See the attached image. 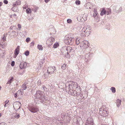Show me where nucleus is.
Returning a JSON list of instances; mask_svg holds the SVG:
<instances>
[{"mask_svg":"<svg viewBox=\"0 0 125 125\" xmlns=\"http://www.w3.org/2000/svg\"><path fill=\"white\" fill-rule=\"evenodd\" d=\"M15 56H16L14 57V58H16V56H16V55H15Z\"/></svg>","mask_w":125,"mask_h":125,"instance_id":"obj_61","label":"nucleus"},{"mask_svg":"<svg viewBox=\"0 0 125 125\" xmlns=\"http://www.w3.org/2000/svg\"><path fill=\"white\" fill-rule=\"evenodd\" d=\"M30 40V38H27L26 39V42H28Z\"/></svg>","mask_w":125,"mask_h":125,"instance_id":"obj_40","label":"nucleus"},{"mask_svg":"<svg viewBox=\"0 0 125 125\" xmlns=\"http://www.w3.org/2000/svg\"><path fill=\"white\" fill-rule=\"evenodd\" d=\"M3 3L1 2H0V7L1 6L2 4Z\"/></svg>","mask_w":125,"mask_h":125,"instance_id":"obj_54","label":"nucleus"},{"mask_svg":"<svg viewBox=\"0 0 125 125\" xmlns=\"http://www.w3.org/2000/svg\"><path fill=\"white\" fill-rule=\"evenodd\" d=\"M14 64H15L14 62V61H12V62H11V65L12 66H13L14 65Z\"/></svg>","mask_w":125,"mask_h":125,"instance_id":"obj_45","label":"nucleus"},{"mask_svg":"<svg viewBox=\"0 0 125 125\" xmlns=\"http://www.w3.org/2000/svg\"><path fill=\"white\" fill-rule=\"evenodd\" d=\"M81 42L80 38H78L76 39V42L77 45H78Z\"/></svg>","mask_w":125,"mask_h":125,"instance_id":"obj_25","label":"nucleus"},{"mask_svg":"<svg viewBox=\"0 0 125 125\" xmlns=\"http://www.w3.org/2000/svg\"><path fill=\"white\" fill-rule=\"evenodd\" d=\"M61 50L62 52H67L68 54L70 53L72 54H73L72 52H73V50L71 47L69 46L63 47L61 49Z\"/></svg>","mask_w":125,"mask_h":125,"instance_id":"obj_3","label":"nucleus"},{"mask_svg":"<svg viewBox=\"0 0 125 125\" xmlns=\"http://www.w3.org/2000/svg\"><path fill=\"white\" fill-rule=\"evenodd\" d=\"M31 11V10L29 8H28L26 10V12L27 13H29Z\"/></svg>","mask_w":125,"mask_h":125,"instance_id":"obj_33","label":"nucleus"},{"mask_svg":"<svg viewBox=\"0 0 125 125\" xmlns=\"http://www.w3.org/2000/svg\"><path fill=\"white\" fill-rule=\"evenodd\" d=\"M42 63H44V61H43V60H42Z\"/></svg>","mask_w":125,"mask_h":125,"instance_id":"obj_57","label":"nucleus"},{"mask_svg":"<svg viewBox=\"0 0 125 125\" xmlns=\"http://www.w3.org/2000/svg\"><path fill=\"white\" fill-rule=\"evenodd\" d=\"M66 64H63L62 65L61 68H62L64 70L66 68Z\"/></svg>","mask_w":125,"mask_h":125,"instance_id":"obj_34","label":"nucleus"},{"mask_svg":"<svg viewBox=\"0 0 125 125\" xmlns=\"http://www.w3.org/2000/svg\"><path fill=\"white\" fill-rule=\"evenodd\" d=\"M121 100L120 99H118L116 100V104L117 107H119L121 104Z\"/></svg>","mask_w":125,"mask_h":125,"instance_id":"obj_18","label":"nucleus"},{"mask_svg":"<svg viewBox=\"0 0 125 125\" xmlns=\"http://www.w3.org/2000/svg\"><path fill=\"white\" fill-rule=\"evenodd\" d=\"M0 125H6V124L5 123L2 122L0 123Z\"/></svg>","mask_w":125,"mask_h":125,"instance_id":"obj_46","label":"nucleus"},{"mask_svg":"<svg viewBox=\"0 0 125 125\" xmlns=\"http://www.w3.org/2000/svg\"><path fill=\"white\" fill-rule=\"evenodd\" d=\"M100 15L101 16H103V15H106L105 10L104 8H103L100 13Z\"/></svg>","mask_w":125,"mask_h":125,"instance_id":"obj_23","label":"nucleus"},{"mask_svg":"<svg viewBox=\"0 0 125 125\" xmlns=\"http://www.w3.org/2000/svg\"><path fill=\"white\" fill-rule=\"evenodd\" d=\"M13 104V107L15 110L17 111L20 108L21 104L19 102H14Z\"/></svg>","mask_w":125,"mask_h":125,"instance_id":"obj_8","label":"nucleus"},{"mask_svg":"<svg viewBox=\"0 0 125 125\" xmlns=\"http://www.w3.org/2000/svg\"><path fill=\"white\" fill-rule=\"evenodd\" d=\"M73 37H71V34L67 35L66 36L65 38L64 42L67 44H71L72 39Z\"/></svg>","mask_w":125,"mask_h":125,"instance_id":"obj_4","label":"nucleus"},{"mask_svg":"<svg viewBox=\"0 0 125 125\" xmlns=\"http://www.w3.org/2000/svg\"><path fill=\"white\" fill-rule=\"evenodd\" d=\"M39 50H43V47L41 45L39 44L37 46Z\"/></svg>","mask_w":125,"mask_h":125,"instance_id":"obj_30","label":"nucleus"},{"mask_svg":"<svg viewBox=\"0 0 125 125\" xmlns=\"http://www.w3.org/2000/svg\"><path fill=\"white\" fill-rule=\"evenodd\" d=\"M14 96L16 98H17V96L18 97V95L17 94V93L14 94Z\"/></svg>","mask_w":125,"mask_h":125,"instance_id":"obj_49","label":"nucleus"},{"mask_svg":"<svg viewBox=\"0 0 125 125\" xmlns=\"http://www.w3.org/2000/svg\"><path fill=\"white\" fill-rule=\"evenodd\" d=\"M29 110L32 113H35L39 111L38 108L36 106H32L29 108Z\"/></svg>","mask_w":125,"mask_h":125,"instance_id":"obj_7","label":"nucleus"},{"mask_svg":"<svg viewBox=\"0 0 125 125\" xmlns=\"http://www.w3.org/2000/svg\"><path fill=\"white\" fill-rule=\"evenodd\" d=\"M42 88L44 91H46L47 90V88L44 85L42 86Z\"/></svg>","mask_w":125,"mask_h":125,"instance_id":"obj_41","label":"nucleus"},{"mask_svg":"<svg viewBox=\"0 0 125 125\" xmlns=\"http://www.w3.org/2000/svg\"><path fill=\"white\" fill-rule=\"evenodd\" d=\"M18 27L19 29H21V25L19 24H18Z\"/></svg>","mask_w":125,"mask_h":125,"instance_id":"obj_47","label":"nucleus"},{"mask_svg":"<svg viewBox=\"0 0 125 125\" xmlns=\"http://www.w3.org/2000/svg\"><path fill=\"white\" fill-rule=\"evenodd\" d=\"M3 2L5 4H7L8 3V1L7 0H3Z\"/></svg>","mask_w":125,"mask_h":125,"instance_id":"obj_44","label":"nucleus"},{"mask_svg":"<svg viewBox=\"0 0 125 125\" xmlns=\"http://www.w3.org/2000/svg\"><path fill=\"white\" fill-rule=\"evenodd\" d=\"M87 17L86 16H78L77 17V20L80 22H83L86 21L87 20Z\"/></svg>","mask_w":125,"mask_h":125,"instance_id":"obj_12","label":"nucleus"},{"mask_svg":"<svg viewBox=\"0 0 125 125\" xmlns=\"http://www.w3.org/2000/svg\"><path fill=\"white\" fill-rule=\"evenodd\" d=\"M1 114L0 113V117L1 116Z\"/></svg>","mask_w":125,"mask_h":125,"instance_id":"obj_60","label":"nucleus"},{"mask_svg":"<svg viewBox=\"0 0 125 125\" xmlns=\"http://www.w3.org/2000/svg\"><path fill=\"white\" fill-rule=\"evenodd\" d=\"M54 41L55 39L51 37L47 40V43L48 46H50L53 43V42Z\"/></svg>","mask_w":125,"mask_h":125,"instance_id":"obj_11","label":"nucleus"},{"mask_svg":"<svg viewBox=\"0 0 125 125\" xmlns=\"http://www.w3.org/2000/svg\"><path fill=\"white\" fill-rule=\"evenodd\" d=\"M1 89V87L0 86V89Z\"/></svg>","mask_w":125,"mask_h":125,"instance_id":"obj_62","label":"nucleus"},{"mask_svg":"<svg viewBox=\"0 0 125 125\" xmlns=\"http://www.w3.org/2000/svg\"><path fill=\"white\" fill-rule=\"evenodd\" d=\"M86 29H87L86 28V26H84L80 32V35L82 37H85V33Z\"/></svg>","mask_w":125,"mask_h":125,"instance_id":"obj_14","label":"nucleus"},{"mask_svg":"<svg viewBox=\"0 0 125 125\" xmlns=\"http://www.w3.org/2000/svg\"><path fill=\"white\" fill-rule=\"evenodd\" d=\"M67 1V0H64L63 1V2L66 3V2Z\"/></svg>","mask_w":125,"mask_h":125,"instance_id":"obj_55","label":"nucleus"},{"mask_svg":"<svg viewBox=\"0 0 125 125\" xmlns=\"http://www.w3.org/2000/svg\"><path fill=\"white\" fill-rule=\"evenodd\" d=\"M85 125H94L93 119L90 117L88 118L86 121Z\"/></svg>","mask_w":125,"mask_h":125,"instance_id":"obj_10","label":"nucleus"},{"mask_svg":"<svg viewBox=\"0 0 125 125\" xmlns=\"http://www.w3.org/2000/svg\"><path fill=\"white\" fill-rule=\"evenodd\" d=\"M27 84V83H24L22 85V88L23 89V90H25L26 89V88H27V86H26V84Z\"/></svg>","mask_w":125,"mask_h":125,"instance_id":"obj_26","label":"nucleus"},{"mask_svg":"<svg viewBox=\"0 0 125 125\" xmlns=\"http://www.w3.org/2000/svg\"><path fill=\"white\" fill-rule=\"evenodd\" d=\"M59 45V43L58 42H56L54 44L53 47L54 48H57Z\"/></svg>","mask_w":125,"mask_h":125,"instance_id":"obj_29","label":"nucleus"},{"mask_svg":"<svg viewBox=\"0 0 125 125\" xmlns=\"http://www.w3.org/2000/svg\"><path fill=\"white\" fill-rule=\"evenodd\" d=\"M2 40L4 42L5 41H6V37H5L4 36L2 38Z\"/></svg>","mask_w":125,"mask_h":125,"instance_id":"obj_48","label":"nucleus"},{"mask_svg":"<svg viewBox=\"0 0 125 125\" xmlns=\"http://www.w3.org/2000/svg\"><path fill=\"white\" fill-rule=\"evenodd\" d=\"M23 90V89H20L16 93L18 95L19 97H21L23 94H22L21 91Z\"/></svg>","mask_w":125,"mask_h":125,"instance_id":"obj_20","label":"nucleus"},{"mask_svg":"<svg viewBox=\"0 0 125 125\" xmlns=\"http://www.w3.org/2000/svg\"><path fill=\"white\" fill-rule=\"evenodd\" d=\"M20 47L19 46H18L15 50L14 54L15 55H16V56H17L19 53L20 51Z\"/></svg>","mask_w":125,"mask_h":125,"instance_id":"obj_17","label":"nucleus"},{"mask_svg":"<svg viewBox=\"0 0 125 125\" xmlns=\"http://www.w3.org/2000/svg\"><path fill=\"white\" fill-rule=\"evenodd\" d=\"M75 3L76 4L79 5L80 4V1L78 0H76L75 1Z\"/></svg>","mask_w":125,"mask_h":125,"instance_id":"obj_36","label":"nucleus"},{"mask_svg":"<svg viewBox=\"0 0 125 125\" xmlns=\"http://www.w3.org/2000/svg\"><path fill=\"white\" fill-rule=\"evenodd\" d=\"M14 16H16V14H14Z\"/></svg>","mask_w":125,"mask_h":125,"instance_id":"obj_59","label":"nucleus"},{"mask_svg":"<svg viewBox=\"0 0 125 125\" xmlns=\"http://www.w3.org/2000/svg\"><path fill=\"white\" fill-rule=\"evenodd\" d=\"M99 113L101 116L103 117H106L108 115V112L105 109H103L101 108L99 109Z\"/></svg>","mask_w":125,"mask_h":125,"instance_id":"obj_5","label":"nucleus"},{"mask_svg":"<svg viewBox=\"0 0 125 125\" xmlns=\"http://www.w3.org/2000/svg\"><path fill=\"white\" fill-rule=\"evenodd\" d=\"M29 52L28 51H26L25 52L24 54L26 56H28L29 55Z\"/></svg>","mask_w":125,"mask_h":125,"instance_id":"obj_35","label":"nucleus"},{"mask_svg":"<svg viewBox=\"0 0 125 125\" xmlns=\"http://www.w3.org/2000/svg\"><path fill=\"white\" fill-rule=\"evenodd\" d=\"M70 92L72 95H73L74 96H77V92L75 90H71L70 91Z\"/></svg>","mask_w":125,"mask_h":125,"instance_id":"obj_21","label":"nucleus"},{"mask_svg":"<svg viewBox=\"0 0 125 125\" xmlns=\"http://www.w3.org/2000/svg\"><path fill=\"white\" fill-rule=\"evenodd\" d=\"M68 86H69V90H70L72 88H73V89L78 88L79 89L80 91L81 90V89L80 88V87L78 86L77 83L76 82H73L72 84H69Z\"/></svg>","mask_w":125,"mask_h":125,"instance_id":"obj_6","label":"nucleus"},{"mask_svg":"<svg viewBox=\"0 0 125 125\" xmlns=\"http://www.w3.org/2000/svg\"><path fill=\"white\" fill-rule=\"evenodd\" d=\"M28 19L29 20H30L33 19V18L32 16H28Z\"/></svg>","mask_w":125,"mask_h":125,"instance_id":"obj_39","label":"nucleus"},{"mask_svg":"<svg viewBox=\"0 0 125 125\" xmlns=\"http://www.w3.org/2000/svg\"><path fill=\"white\" fill-rule=\"evenodd\" d=\"M34 41L32 42L31 43L30 46H32V47L34 45Z\"/></svg>","mask_w":125,"mask_h":125,"instance_id":"obj_43","label":"nucleus"},{"mask_svg":"<svg viewBox=\"0 0 125 125\" xmlns=\"http://www.w3.org/2000/svg\"><path fill=\"white\" fill-rule=\"evenodd\" d=\"M27 66V63L25 62H21L20 65V67L21 69L25 68Z\"/></svg>","mask_w":125,"mask_h":125,"instance_id":"obj_16","label":"nucleus"},{"mask_svg":"<svg viewBox=\"0 0 125 125\" xmlns=\"http://www.w3.org/2000/svg\"><path fill=\"white\" fill-rule=\"evenodd\" d=\"M20 117V116L19 114L18 115H16L14 116V117L17 119H18Z\"/></svg>","mask_w":125,"mask_h":125,"instance_id":"obj_38","label":"nucleus"},{"mask_svg":"<svg viewBox=\"0 0 125 125\" xmlns=\"http://www.w3.org/2000/svg\"><path fill=\"white\" fill-rule=\"evenodd\" d=\"M122 9V8L121 7L119 9V11H121Z\"/></svg>","mask_w":125,"mask_h":125,"instance_id":"obj_53","label":"nucleus"},{"mask_svg":"<svg viewBox=\"0 0 125 125\" xmlns=\"http://www.w3.org/2000/svg\"><path fill=\"white\" fill-rule=\"evenodd\" d=\"M106 15H110L111 12V10L110 8H108L105 10Z\"/></svg>","mask_w":125,"mask_h":125,"instance_id":"obj_22","label":"nucleus"},{"mask_svg":"<svg viewBox=\"0 0 125 125\" xmlns=\"http://www.w3.org/2000/svg\"><path fill=\"white\" fill-rule=\"evenodd\" d=\"M92 56V54L90 52H89L88 53L86 54L85 56V58L87 59V61H88V59H91V58Z\"/></svg>","mask_w":125,"mask_h":125,"instance_id":"obj_15","label":"nucleus"},{"mask_svg":"<svg viewBox=\"0 0 125 125\" xmlns=\"http://www.w3.org/2000/svg\"><path fill=\"white\" fill-rule=\"evenodd\" d=\"M94 13L93 16H96L98 14V13L97 11V9H94Z\"/></svg>","mask_w":125,"mask_h":125,"instance_id":"obj_32","label":"nucleus"},{"mask_svg":"<svg viewBox=\"0 0 125 125\" xmlns=\"http://www.w3.org/2000/svg\"><path fill=\"white\" fill-rule=\"evenodd\" d=\"M110 89L112 91V92L113 93H115L116 92L115 89L114 87H111Z\"/></svg>","mask_w":125,"mask_h":125,"instance_id":"obj_28","label":"nucleus"},{"mask_svg":"<svg viewBox=\"0 0 125 125\" xmlns=\"http://www.w3.org/2000/svg\"><path fill=\"white\" fill-rule=\"evenodd\" d=\"M4 107H6L7 106L6 104H5L4 105Z\"/></svg>","mask_w":125,"mask_h":125,"instance_id":"obj_56","label":"nucleus"},{"mask_svg":"<svg viewBox=\"0 0 125 125\" xmlns=\"http://www.w3.org/2000/svg\"><path fill=\"white\" fill-rule=\"evenodd\" d=\"M41 83V81L40 80H39L37 82V84L38 85H40Z\"/></svg>","mask_w":125,"mask_h":125,"instance_id":"obj_42","label":"nucleus"},{"mask_svg":"<svg viewBox=\"0 0 125 125\" xmlns=\"http://www.w3.org/2000/svg\"><path fill=\"white\" fill-rule=\"evenodd\" d=\"M56 69V68L54 67H49L47 70V72H46L43 75V78L44 79H45L48 77L49 74H51L53 73L54 71Z\"/></svg>","mask_w":125,"mask_h":125,"instance_id":"obj_2","label":"nucleus"},{"mask_svg":"<svg viewBox=\"0 0 125 125\" xmlns=\"http://www.w3.org/2000/svg\"><path fill=\"white\" fill-rule=\"evenodd\" d=\"M85 32V36H88L90 35L91 32L90 31L91 30V28L90 26H87L86 27Z\"/></svg>","mask_w":125,"mask_h":125,"instance_id":"obj_9","label":"nucleus"},{"mask_svg":"<svg viewBox=\"0 0 125 125\" xmlns=\"http://www.w3.org/2000/svg\"><path fill=\"white\" fill-rule=\"evenodd\" d=\"M21 1L20 0H17L15 2L13 3V7H15L18 5L21 4Z\"/></svg>","mask_w":125,"mask_h":125,"instance_id":"obj_19","label":"nucleus"},{"mask_svg":"<svg viewBox=\"0 0 125 125\" xmlns=\"http://www.w3.org/2000/svg\"><path fill=\"white\" fill-rule=\"evenodd\" d=\"M88 43L87 41L83 40L80 42V45L81 46L86 47L87 46H89Z\"/></svg>","mask_w":125,"mask_h":125,"instance_id":"obj_13","label":"nucleus"},{"mask_svg":"<svg viewBox=\"0 0 125 125\" xmlns=\"http://www.w3.org/2000/svg\"><path fill=\"white\" fill-rule=\"evenodd\" d=\"M72 21V20L70 19H68L67 20V22L69 23H71Z\"/></svg>","mask_w":125,"mask_h":125,"instance_id":"obj_37","label":"nucleus"},{"mask_svg":"<svg viewBox=\"0 0 125 125\" xmlns=\"http://www.w3.org/2000/svg\"><path fill=\"white\" fill-rule=\"evenodd\" d=\"M13 33H15V31H12V32Z\"/></svg>","mask_w":125,"mask_h":125,"instance_id":"obj_58","label":"nucleus"},{"mask_svg":"<svg viewBox=\"0 0 125 125\" xmlns=\"http://www.w3.org/2000/svg\"><path fill=\"white\" fill-rule=\"evenodd\" d=\"M39 7H37L35 6L32 9V11H33L34 12H36L38 9Z\"/></svg>","mask_w":125,"mask_h":125,"instance_id":"obj_27","label":"nucleus"},{"mask_svg":"<svg viewBox=\"0 0 125 125\" xmlns=\"http://www.w3.org/2000/svg\"><path fill=\"white\" fill-rule=\"evenodd\" d=\"M94 18L95 21H96V22H97L99 21L100 19L98 16H93L94 17Z\"/></svg>","mask_w":125,"mask_h":125,"instance_id":"obj_31","label":"nucleus"},{"mask_svg":"<svg viewBox=\"0 0 125 125\" xmlns=\"http://www.w3.org/2000/svg\"><path fill=\"white\" fill-rule=\"evenodd\" d=\"M80 95L81 96L82 95V94H81L80 93H77V95Z\"/></svg>","mask_w":125,"mask_h":125,"instance_id":"obj_50","label":"nucleus"},{"mask_svg":"<svg viewBox=\"0 0 125 125\" xmlns=\"http://www.w3.org/2000/svg\"><path fill=\"white\" fill-rule=\"evenodd\" d=\"M44 1L45 2L47 3L50 1V0H44Z\"/></svg>","mask_w":125,"mask_h":125,"instance_id":"obj_52","label":"nucleus"},{"mask_svg":"<svg viewBox=\"0 0 125 125\" xmlns=\"http://www.w3.org/2000/svg\"><path fill=\"white\" fill-rule=\"evenodd\" d=\"M9 102V101L8 100H6L5 102V104H7Z\"/></svg>","mask_w":125,"mask_h":125,"instance_id":"obj_51","label":"nucleus"},{"mask_svg":"<svg viewBox=\"0 0 125 125\" xmlns=\"http://www.w3.org/2000/svg\"><path fill=\"white\" fill-rule=\"evenodd\" d=\"M14 78L13 77H11L10 78L8 81V82L7 83V84H10V83L12 82V81L13 80Z\"/></svg>","mask_w":125,"mask_h":125,"instance_id":"obj_24","label":"nucleus"},{"mask_svg":"<svg viewBox=\"0 0 125 125\" xmlns=\"http://www.w3.org/2000/svg\"><path fill=\"white\" fill-rule=\"evenodd\" d=\"M43 93V92L40 90H38L36 91V98L39 99L40 100V102H41L42 103L45 100V97Z\"/></svg>","mask_w":125,"mask_h":125,"instance_id":"obj_1","label":"nucleus"}]
</instances>
